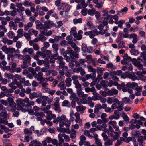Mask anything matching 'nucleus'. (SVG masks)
<instances>
[{"instance_id":"13d9d810","label":"nucleus","mask_w":146,"mask_h":146,"mask_svg":"<svg viewBox=\"0 0 146 146\" xmlns=\"http://www.w3.org/2000/svg\"><path fill=\"white\" fill-rule=\"evenodd\" d=\"M4 75L6 78H8L9 79H13V75L11 73L8 74L5 73Z\"/></svg>"},{"instance_id":"e433bc0d","label":"nucleus","mask_w":146,"mask_h":146,"mask_svg":"<svg viewBox=\"0 0 146 146\" xmlns=\"http://www.w3.org/2000/svg\"><path fill=\"white\" fill-rule=\"evenodd\" d=\"M78 97L76 96V95L75 93H72L71 94L70 96V100L74 101L78 99Z\"/></svg>"},{"instance_id":"4d7b16f0","label":"nucleus","mask_w":146,"mask_h":146,"mask_svg":"<svg viewBox=\"0 0 146 146\" xmlns=\"http://www.w3.org/2000/svg\"><path fill=\"white\" fill-rule=\"evenodd\" d=\"M132 134L135 137L136 136H139L141 134L139 131H136L135 130H133L132 131Z\"/></svg>"},{"instance_id":"c9c22d12","label":"nucleus","mask_w":146,"mask_h":146,"mask_svg":"<svg viewBox=\"0 0 146 146\" xmlns=\"http://www.w3.org/2000/svg\"><path fill=\"white\" fill-rule=\"evenodd\" d=\"M62 104L63 106H66L69 107L70 106V103L68 101L66 100L64 101L62 103Z\"/></svg>"},{"instance_id":"7ed1b4c3","label":"nucleus","mask_w":146,"mask_h":146,"mask_svg":"<svg viewBox=\"0 0 146 146\" xmlns=\"http://www.w3.org/2000/svg\"><path fill=\"white\" fill-rule=\"evenodd\" d=\"M13 56L23 58V65L21 66V68L24 69L27 68L31 61V58L29 55H27L24 56L23 55L16 54Z\"/></svg>"},{"instance_id":"c756f323","label":"nucleus","mask_w":146,"mask_h":146,"mask_svg":"<svg viewBox=\"0 0 146 146\" xmlns=\"http://www.w3.org/2000/svg\"><path fill=\"white\" fill-rule=\"evenodd\" d=\"M71 133L70 134V137L71 138L74 139L76 137V131L72 128L71 129Z\"/></svg>"},{"instance_id":"a18cd8bd","label":"nucleus","mask_w":146,"mask_h":146,"mask_svg":"<svg viewBox=\"0 0 146 146\" xmlns=\"http://www.w3.org/2000/svg\"><path fill=\"white\" fill-rule=\"evenodd\" d=\"M122 117H123V118L124 119V120L125 121H127L128 122L129 120V118L127 116V115L123 111L122 112Z\"/></svg>"},{"instance_id":"7c9ffc66","label":"nucleus","mask_w":146,"mask_h":146,"mask_svg":"<svg viewBox=\"0 0 146 146\" xmlns=\"http://www.w3.org/2000/svg\"><path fill=\"white\" fill-rule=\"evenodd\" d=\"M59 136L60 137H63L64 138L65 141L66 142H68L70 141V139L68 135H66L64 133L61 134L60 133Z\"/></svg>"},{"instance_id":"79ce46f5","label":"nucleus","mask_w":146,"mask_h":146,"mask_svg":"<svg viewBox=\"0 0 146 146\" xmlns=\"http://www.w3.org/2000/svg\"><path fill=\"white\" fill-rule=\"evenodd\" d=\"M54 106H55L54 108V110L58 113L61 112V111L59 107V104H56L55 103L54 104Z\"/></svg>"},{"instance_id":"e2e57ef3","label":"nucleus","mask_w":146,"mask_h":146,"mask_svg":"<svg viewBox=\"0 0 146 146\" xmlns=\"http://www.w3.org/2000/svg\"><path fill=\"white\" fill-rule=\"evenodd\" d=\"M130 30L135 32L138 30V27L137 25L133 26L130 28Z\"/></svg>"},{"instance_id":"ddd939ff","label":"nucleus","mask_w":146,"mask_h":146,"mask_svg":"<svg viewBox=\"0 0 146 146\" xmlns=\"http://www.w3.org/2000/svg\"><path fill=\"white\" fill-rule=\"evenodd\" d=\"M87 68H88V71L89 72H92L91 74H92V76H96V69L93 68L91 65L87 66Z\"/></svg>"},{"instance_id":"c85d7f7f","label":"nucleus","mask_w":146,"mask_h":146,"mask_svg":"<svg viewBox=\"0 0 146 146\" xmlns=\"http://www.w3.org/2000/svg\"><path fill=\"white\" fill-rule=\"evenodd\" d=\"M108 124H110L115 129L119 128L118 126L117 125V123L115 121H111L108 123Z\"/></svg>"},{"instance_id":"8fccbe9b","label":"nucleus","mask_w":146,"mask_h":146,"mask_svg":"<svg viewBox=\"0 0 146 146\" xmlns=\"http://www.w3.org/2000/svg\"><path fill=\"white\" fill-rule=\"evenodd\" d=\"M114 109L108 107H106L105 109V111L106 113H111L113 111Z\"/></svg>"},{"instance_id":"0eeeda50","label":"nucleus","mask_w":146,"mask_h":146,"mask_svg":"<svg viewBox=\"0 0 146 146\" xmlns=\"http://www.w3.org/2000/svg\"><path fill=\"white\" fill-rule=\"evenodd\" d=\"M98 30L95 29L90 31L85 32L84 34L86 36L89 35L90 38L92 39L95 36L98 35Z\"/></svg>"},{"instance_id":"f03ea898","label":"nucleus","mask_w":146,"mask_h":146,"mask_svg":"<svg viewBox=\"0 0 146 146\" xmlns=\"http://www.w3.org/2000/svg\"><path fill=\"white\" fill-rule=\"evenodd\" d=\"M74 51L72 50L65 51L62 54L64 57H66V56L75 57V58H79L78 53L80 51V48L76 46L74 49Z\"/></svg>"},{"instance_id":"2eb2a0df","label":"nucleus","mask_w":146,"mask_h":146,"mask_svg":"<svg viewBox=\"0 0 146 146\" xmlns=\"http://www.w3.org/2000/svg\"><path fill=\"white\" fill-rule=\"evenodd\" d=\"M82 89L77 90V94L78 96L80 97L86 98L87 96V95L84 94V93L82 91Z\"/></svg>"},{"instance_id":"423d86ee","label":"nucleus","mask_w":146,"mask_h":146,"mask_svg":"<svg viewBox=\"0 0 146 146\" xmlns=\"http://www.w3.org/2000/svg\"><path fill=\"white\" fill-rule=\"evenodd\" d=\"M36 22H38V24H36V27L37 29L40 30V31L41 32V33L42 34L44 31L47 30V27L45 24L44 25H43L38 20H36L35 21L36 23Z\"/></svg>"},{"instance_id":"5701e85b","label":"nucleus","mask_w":146,"mask_h":146,"mask_svg":"<svg viewBox=\"0 0 146 146\" xmlns=\"http://www.w3.org/2000/svg\"><path fill=\"white\" fill-rule=\"evenodd\" d=\"M65 63L63 61L60 62H59V66H58L59 68H62V69H65L67 70L68 68L67 66H65Z\"/></svg>"},{"instance_id":"393cba45","label":"nucleus","mask_w":146,"mask_h":146,"mask_svg":"<svg viewBox=\"0 0 146 146\" xmlns=\"http://www.w3.org/2000/svg\"><path fill=\"white\" fill-rule=\"evenodd\" d=\"M9 26L10 27L12 28L14 30H16L17 29V25L12 21H11L9 22Z\"/></svg>"},{"instance_id":"6e6d98bb","label":"nucleus","mask_w":146,"mask_h":146,"mask_svg":"<svg viewBox=\"0 0 146 146\" xmlns=\"http://www.w3.org/2000/svg\"><path fill=\"white\" fill-rule=\"evenodd\" d=\"M113 141L110 139H108L104 143V145L105 146H110L112 145Z\"/></svg>"},{"instance_id":"864d4df0","label":"nucleus","mask_w":146,"mask_h":146,"mask_svg":"<svg viewBox=\"0 0 146 146\" xmlns=\"http://www.w3.org/2000/svg\"><path fill=\"white\" fill-rule=\"evenodd\" d=\"M87 45L85 44L82 43L81 45V50L85 53H86V50L87 49Z\"/></svg>"},{"instance_id":"9d476101","label":"nucleus","mask_w":146,"mask_h":146,"mask_svg":"<svg viewBox=\"0 0 146 146\" xmlns=\"http://www.w3.org/2000/svg\"><path fill=\"white\" fill-rule=\"evenodd\" d=\"M88 5V4L85 2L84 0H81V1L78 4L76 7V9L78 10L81 9H84Z\"/></svg>"},{"instance_id":"f257e3e1","label":"nucleus","mask_w":146,"mask_h":146,"mask_svg":"<svg viewBox=\"0 0 146 146\" xmlns=\"http://www.w3.org/2000/svg\"><path fill=\"white\" fill-rule=\"evenodd\" d=\"M66 116L64 115H62L61 117H58L56 119L53 120V122L56 123H59L60 127H62L65 125L67 128H69L71 124L70 120L66 119Z\"/></svg>"},{"instance_id":"cd10ccee","label":"nucleus","mask_w":146,"mask_h":146,"mask_svg":"<svg viewBox=\"0 0 146 146\" xmlns=\"http://www.w3.org/2000/svg\"><path fill=\"white\" fill-rule=\"evenodd\" d=\"M94 100H100V102L103 103H104L106 101V99L105 98L102 97L100 96H98V97L94 99Z\"/></svg>"},{"instance_id":"09e8293b","label":"nucleus","mask_w":146,"mask_h":146,"mask_svg":"<svg viewBox=\"0 0 146 146\" xmlns=\"http://www.w3.org/2000/svg\"><path fill=\"white\" fill-rule=\"evenodd\" d=\"M24 133L25 134L28 135L29 136L31 135L32 133V131L27 128L24 129Z\"/></svg>"},{"instance_id":"9b49d317","label":"nucleus","mask_w":146,"mask_h":146,"mask_svg":"<svg viewBox=\"0 0 146 146\" xmlns=\"http://www.w3.org/2000/svg\"><path fill=\"white\" fill-rule=\"evenodd\" d=\"M13 91V90L12 89H8L5 92H2L1 93L3 96H6L8 98H9L12 96V94L11 93Z\"/></svg>"},{"instance_id":"4be33fe9","label":"nucleus","mask_w":146,"mask_h":146,"mask_svg":"<svg viewBox=\"0 0 146 146\" xmlns=\"http://www.w3.org/2000/svg\"><path fill=\"white\" fill-rule=\"evenodd\" d=\"M16 102L18 106L24 107L25 106V104L23 99H18L16 101Z\"/></svg>"},{"instance_id":"a19ab883","label":"nucleus","mask_w":146,"mask_h":146,"mask_svg":"<svg viewBox=\"0 0 146 146\" xmlns=\"http://www.w3.org/2000/svg\"><path fill=\"white\" fill-rule=\"evenodd\" d=\"M72 79L70 78H68L66 79V85L67 87H69L71 85Z\"/></svg>"},{"instance_id":"473e14b6","label":"nucleus","mask_w":146,"mask_h":146,"mask_svg":"<svg viewBox=\"0 0 146 146\" xmlns=\"http://www.w3.org/2000/svg\"><path fill=\"white\" fill-rule=\"evenodd\" d=\"M96 71L98 74H103V72L105 70V69L104 68L98 67Z\"/></svg>"},{"instance_id":"f704fd0d","label":"nucleus","mask_w":146,"mask_h":146,"mask_svg":"<svg viewBox=\"0 0 146 146\" xmlns=\"http://www.w3.org/2000/svg\"><path fill=\"white\" fill-rule=\"evenodd\" d=\"M95 146H102L101 140L99 138L95 139Z\"/></svg>"},{"instance_id":"412c9836","label":"nucleus","mask_w":146,"mask_h":146,"mask_svg":"<svg viewBox=\"0 0 146 146\" xmlns=\"http://www.w3.org/2000/svg\"><path fill=\"white\" fill-rule=\"evenodd\" d=\"M9 106L11 107H15L16 104L14 102L13 98H7Z\"/></svg>"},{"instance_id":"58836bf2","label":"nucleus","mask_w":146,"mask_h":146,"mask_svg":"<svg viewBox=\"0 0 146 146\" xmlns=\"http://www.w3.org/2000/svg\"><path fill=\"white\" fill-rule=\"evenodd\" d=\"M34 115L36 116H40L41 118L44 117L45 116V115L43 112L39 113L38 111L35 112L34 113Z\"/></svg>"},{"instance_id":"39448f33","label":"nucleus","mask_w":146,"mask_h":146,"mask_svg":"<svg viewBox=\"0 0 146 146\" xmlns=\"http://www.w3.org/2000/svg\"><path fill=\"white\" fill-rule=\"evenodd\" d=\"M1 111V112L0 113V116L3 118L0 117V123L6 125L8 124V121L6 119L8 115L7 113L6 109Z\"/></svg>"},{"instance_id":"69168bd1","label":"nucleus","mask_w":146,"mask_h":146,"mask_svg":"<svg viewBox=\"0 0 146 146\" xmlns=\"http://www.w3.org/2000/svg\"><path fill=\"white\" fill-rule=\"evenodd\" d=\"M100 84L103 87L106 88L107 87V82L104 80H102L100 82Z\"/></svg>"},{"instance_id":"2f4dec72","label":"nucleus","mask_w":146,"mask_h":146,"mask_svg":"<svg viewBox=\"0 0 146 146\" xmlns=\"http://www.w3.org/2000/svg\"><path fill=\"white\" fill-rule=\"evenodd\" d=\"M73 84L75 85V87L77 89H80L82 88V86L80 84L78 81H75L73 82Z\"/></svg>"},{"instance_id":"f8f14e48","label":"nucleus","mask_w":146,"mask_h":146,"mask_svg":"<svg viewBox=\"0 0 146 146\" xmlns=\"http://www.w3.org/2000/svg\"><path fill=\"white\" fill-rule=\"evenodd\" d=\"M121 103L122 104L121 107L123 108L124 104H131L132 102V101H131L129 97H125L122 98V100L120 101Z\"/></svg>"},{"instance_id":"b1692460","label":"nucleus","mask_w":146,"mask_h":146,"mask_svg":"<svg viewBox=\"0 0 146 146\" xmlns=\"http://www.w3.org/2000/svg\"><path fill=\"white\" fill-rule=\"evenodd\" d=\"M118 94V91L115 89H112L109 91L108 94L109 96L117 95Z\"/></svg>"},{"instance_id":"680f3d73","label":"nucleus","mask_w":146,"mask_h":146,"mask_svg":"<svg viewBox=\"0 0 146 146\" xmlns=\"http://www.w3.org/2000/svg\"><path fill=\"white\" fill-rule=\"evenodd\" d=\"M82 68L81 66H78V67H76L73 69V72L76 73H79L80 70Z\"/></svg>"},{"instance_id":"ea45409f","label":"nucleus","mask_w":146,"mask_h":146,"mask_svg":"<svg viewBox=\"0 0 146 146\" xmlns=\"http://www.w3.org/2000/svg\"><path fill=\"white\" fill-rule=\"evenodd\" d=\"M74 23L75 24L77 23H81L82 22V20L81 18H79L78 19L75 18L73 19V20Z\"/></svg>"},{"instance_id":"f3484780","label":"nucleus","mask_w":146,"mask_h":146,"mask_svg":"<svg viewBox=\"0 0 146 146\" xmlns=\"http://www.w3.org/2000/svg\"><path fill=\"white\" fill-rule=\"evenodd\" d=\"M128 10L127 7H125L121 10L118 11L117 14L120 16H122L124 15V13H126Z\"/></svg>"},{"instance_id":"338daca9","label":"nucleus","mask_w":146,"mask_h":146,"mask_svg":"<svg viewBox=\"0 0 146 146\" xmlns=\"http://www.w3.org/2000/svg\"><path fill=\"white\" fill-rule=\"evenodd\" d=\"M60 87V89L61 90H64L66 88V86L64 83H61L58 85Z\"/></svg>"},{"instance_id":"aec40b11","label":"nucleus","mask_w":146,"mask_h":146,"mask_svg":"<svg viewBox=\"0 0 146 146\" xmlns=\"http://www.w3.org/2000/svg\"><path fill=\"white\" fill-rule=\"evenodd\" d=\"M142 88L141 86H138L135 88V94L136 96H140L141 95V92L142 91Z\"/></svg>"},{"instance_id":"603ef678","label":"nucleus","mask_w":146,"mask_h":146,"mask_svg":"<svg viewBox=\"0 0 146 146\" xmlns=\"http://www.w3.org/2000/svg\"><path fill=\"white\" fill-rule=\"evenodd\" d=\"M76 109L77 110L79 111H84L86 109V107L85 106L81 107L80 106H78L76 107Z\"/></svg>"},{"instance_id":"20e7f679","label":"nucleus","mask_w":146,"mask_h":146,"mask_svg":"<svg viewBox=\"0 0 146 146\" xmlns=\"http://www.w3.org/2000/svg\"><path fill=\"white\" fill-rule=\"evenodd\" d=\"M113 103V104L111 105V107L114 110L116 108H117L119 111H122L123 110V108H122L121 107L122 104L118 99L115 98Z\"/></svg>"},{"instance_id":"37998d69","label":"nucleus","mask_w":146,"mask_h":146,"mask_svg":"<svg viewBox=\"0 0 146 146\" xmlns=\"http://www.w3.org/2000/svg\"><path fill=\"white\" fill-rule=\"evenodd\" d=\"M130 52L131 55L135 56H137L139 54V51L135 49H132L130 50Z\"/></svg>"},{"instance_id":"1a4fd4ad","label":"nucleus","mask_w":146,"mask_h":146,"mask_svg":"<svg viewBox=\"0 0 146 146\" xmlns=\"http://www.w3.org/2000/svg\"><path fill=\"white\" fill-rule=\"evenodd\" d=\"M43 74L42 72H39L38 74H36L34 75V77L36 78L37 80L40 81L38 83L41 84L42 82L45 81V78L43 77Z\"/></svg>"},{"instance_id":"4c0bfd02","label":"nucleus","mask_w":146,"mask_h":146,"mask_svg":"<svg viewBox=\"0 0 146 146\" xmlns=\"http://www.w3.org/2000/svg\"><path fill=\"white\" fill-rule=\"evenodd\" d=\"M106 67L107 68H111L112 70H115L116 69V67L113 65L112 63L110 62L108 64L106 65Z\"/></svg>"},{"instance_id":"052dcab7","label":"nucleus","mask_w":146,"mask_h":146,"mask_svg":"<svg viewBox=\"0 0 146 146\" xmlns=\"http://www.w3.org/2000/svg\"><path fill=\"white\" fill-rule=\"evenodd\" d=\"M17 78L18 79V80H20V82L21 84L22 83H24L25 82V78H21V76H19L18 75H17Z\"/></svg>"},{"instance_id":"c03bdc74","label":"nucleus","mask_w":146,"mask_h":146,"mask_svg":"<svg viewBox=\"0 0 146 146\" xmlns=\"http://www.w3.org/2000/svg\"><path fill=\"white\" fill-rule=\"evenodd\" d=\"M73 37L71 35H69L66 37V40L68 41V43H71L73 41Z\"/></svg>"},{"instance_id":"49530a36","label":"nucleus","mask_w":146,"mask_h":146,"mask_svg":"<svg viewBox=\"0 0 146 146\" xmlns=\"http://www.w3.org/2000/svg\"><path fill=\"white\" fill-rule=\"evenodd\" d=\"M95 8H92V9H89L88 11V13L92 16H93L95 13Z\"/></svg>"},{"instance_id":"5fc2aeb1","label":"nucleus","mask_w":146,"mask_h":146,"mask_svg":"<svg viewBox=\"0 0 146 146\" xmlns=\"http://www.w3.org/2000/svg\"><path fill=\"white\" fill-rule=\"evenodd\" d=\"M115 98L113 97H109L108 98L107 100V103L110 104H112L114 101V99Z\"/></svg>"},{"instance_id":"0e129e2a","label":"nucleus","mask_w":146,"mask_h":146,"mask_svg":"<svg viewBox=\"0 0 146 146\" xmlns=\"http://www.w3.org/2000/svg\"><path fill=\"white\" fill-rule=\"evenodd\" d=\"M17 66V64L15 63H13L11 67V72L13 73L15 72V68Z\"/></svg>"},{"instance_id":"a211bd4d","label":"nucleus","mask_w":146,"mask_h":146,"mask_svg":"<svg viewBox=\"0 0 146 146\" xmlns=\"http://www.w3.org/2000/svg\"><path fill=\"white\" fill-rule=\"evenodd\" d=\"M141 60V58L140 57L138 58L137 59L135 58H133L132 62L134 65L136 66L142 64L140 62Z\"/></svg>"},{"instance_id":"774afa93","label":"nucleus","mask_w":146,"mask_h":146,"mask_svg":"<svg viewBox=\"0 0 146 146\" xmlns=\"http://www.w3.org/2000/svg\"><path fill=\"white\" fill-rule=\"evenodd\" d=\"M25 13L26 15L29 16H31L32 15V13L31 11L29 8H27L25 11Z\"/></svg>"},{"instance_id":"bf43d9fd","label":"nucleus","mask_w":146,"mask_h":146,"mask_svg":"<svg viewBox=\"0 0 146 146\" xmlns=\"http://www.w3.org/2000/svg\"><path fill=\"white\" fill-rule=\"evenodd\" d=\"M7 53L8 54H12L13 53L15 52V50L14 48H9L7 50Z\"/></svg>"},{"instance_id":"6e6552de","label":"nucleus","mask_w":146,"mask_h":146,"mask_svg":"<svg viewBox=\"0 0 146 146\" xmlns=\"http://www.w3.org/2000/svg\"><path fill=\"white\" fill-rule=\"evenodd\" d=\"M74 58L75 57L66 56V57H64V58L67 62H69L70 61L72 62H75L74 65L76 67L79 66L80 65L79 60L78 61Z\"/></svg>"},{"instance_id":"de8ad7c7","label":"nucleus","mask_w":146,"mask_h":146,"mask_svg":"<svg viewBox=\"0 0 146 146\" xmlns=\"http://www.w3.org/2000/svg\"><path fill=\"white\" fill-rule=\"evenodd\" d=\"M128 77L129 78L133 80H135L137 79V76L133 74H129L128 75Z\"/></svg>"},{"instance_id":"a878e982","label":"nucleus","mask_w":146,"mask_h":146,"mask_svg":"<svg viewBox=\"0 0 146 146\" xmlns=\"http://www.w3.org/2000/svg\"><path fill=\"white\" fill-rule=\"evenodd\" d=\"M34 4L31 2H29L27 1H25L23 3V5L26 7H28L32 6Z\"/></svg>"},{"instance_id":"4468645a","label":"nucleus","mask_w":146,"mask_h":146,"mask_svg":"<svg viewBox=\"0 0 146 146\" xmlns=\"http://www.w3.org/2000/svg\"><path fill=\"white\" fill-rule=\"evenodd\" d=\"M42 143L39 141L35 140L31 141L29 146H42Z\"/></svg>"},{"instance_id":"dca6fc26","label":"nucleus","mask_w":146,"mask_h":146,"mask_svg":"<svg viewBox=\"0 0 146 146\" xmlns=\"http://www.w3.org/2000/svg\"><path fill=\"white\" fill-rule=\"evenodd\" d=\"M57 129L59 132H65L68 134L70 133V131L69 130V128H61L59 127L57 128Z\"/></svg>"},{"instance_id":"bb28decb","label":"nucleus","mask_w":146,"mask_h":146,"mask_svg":"<svg viewBox=\"0 0 146 146\" xmlns=\"http://www.w3.org/2000/svg\"><path fill=\"white\" fill-rule=\"evenodd\" d=\"M76 29L75 28H72L71 29L70 31V34L72 35L74 37L77 36V33L76 31Z\"/></svg>"},{"instance_id":"6ab92c4d","label":"nucleus","mask_w":146,"mask_h":146,"mask_svg":"<svg viewBox=\"0 0 146 146\" xmlns=\"http://www.w3.org/2000/svg\"><path fill=\"white\" fill-rule=\"evenodd\" d=\"M104 2V0H99L98 2L96 3L95 4V7L98 9L101 8Z\"/></svg>"},{"instance_id":"3c124183","label":"nucleus","mask_w":146,"mask_h":146,"mask_svg":"<svg viewBox=\"0 0 146 146\" xmlns=\"http://www.w3.org/2000/svg\"><path fill=\"white\" fill-rule=\"evenodd\" d=\"M7 36L10 38H13L15 36L14 33L12 31H9L7 33Z\"/></svg>"},{"instance_id":"72a5a7b5","label":"nucleus","mask_w":146,"mask_h":146,"mask_svg":"<svg viewBox=\"0 0 146 146\" xmlns=\"http://www.w3.org/2000/svg\"><path fill=\"white\" fill-rule=\"evenodd\" d=\"M45 24L47 29L49 28L50 26L53 25V22L52 21L48 20L45 22Z\"/></svg>"}]
</instances>
